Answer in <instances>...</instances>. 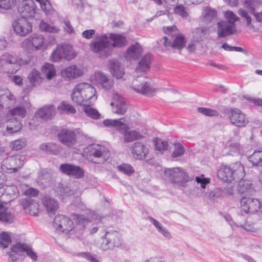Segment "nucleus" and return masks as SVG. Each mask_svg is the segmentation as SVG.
I'll list each match as a JSON object with an SVG mask.
<instances>
[{"label":"nucleus","instance_id":"e433bc0d","mask_svg":"<svg viewBox=\"0 0 262 262\" xmlns=\"http://www.w3.org/2000/svg\"><path fill=\"white\" fill-rule=\"evenodd\" d=\"M109 38L113 42L112 44L111 43V47L121 48L126 45V37L121 34L111 33Z\"/></svg>","mask_w":262,"mask_h":262},{"label":"nucleus","instance_id":"b1692460","mask_svg":"<svg viewBox=\"0 0 262 262\" xmlns=\"http://www.w3.org/2000/svg\"><path fill=\"white\" fill-rule=\"evenodd\" d=\"M55 114V108L53 105H45L38 110L35 114V117L42 120L51 119Z\"/></svg>","mask_w":262,"mask_h":262},{"label":"nucleus","instance_id":"72a5a7b5","mask_svg":"<svg viewBox=\"0 0 262 262\" xmlns=\"http://www.w3.org/2000/svg\"><path fill=\"white\" fill-rule=\"evenodd\" d=\"M133 89L137 92L146 96L153 95L156 92L155 89L147 82L135 85Z\"/></svg>","mask_w":262,"mask_h":262},{"label":"nucleus","instance_id":"c85d7f7f","mask_svg":"<svg viewBox=\"0 0 262 262\" xmlns=\"http://www.w3.org/2000/svg\"><path fill=\"white\" fill-rule=\"evenodd\" d=\"M142 53V49L141 45L138 42H136L127 50L125 57L128 60H136L139 58Z\"/></svg>","mask_w":262,"mask_h":262},{"label":"nucleus","instance_id":"6e6d98bb","mask_svg":"<svg viewBox=\"0 0 262 262\" xmlns=\"http://www.w3.org/2000/svg\"><path fill=\"white\" fill-rule=\"evenodd\" d=\"M185 149L184 147L178 142L174 144V149L172 154V158L174 159L181 156L184 154Z\"/></svg>","mask_w":262,"mask_h":262},{"label":"nucleus","instance_id":"a19ab883","mask_svg":"<svg viewBox=\"0 0 262 262\" xmlns=\"http://www.w3.org/2000/svg\"><path fill=\"white\" fill-rule=\"evenodd\" d=\"M1 168L3 171L8 173H12L16 171L15 167L11 156L3 160L2 162Z\"/></svg>","mask_w":262,"mask_h":262},{"label":"nucleus","instance_id":"39448f33","mask_svg":"<svg viewBox=\"0 0 262 262\" xmlns=\"http://www.w3.org/2000/svg\"><path fill=\"white\" fill-rule=\"evenodd\" d=\"M77 55L73 46L70 44L62 43L58 45L51 56L50 60L53 62H58L62 59L70 61Z\"/></svg>","mask_w":262,"mask_h":262},{"label":"nucleus","instance_id":"473e14b6","mask_svg":"<svg viewBox=\"0 0 262 262\" xmlns=\"http://www.w3.org/2000/svg\"><path fill=\"white\" fill-rule=\"evenodd\" d=\"M39 148L54 155H58L62 150V147L60 145L53 142L41 144L39 146Z\"/></svg>","mask_w":262,"mask_h":262},{"label":"nucleus","instance_id":"6ab92c4d","mask_svg":"<svg viewBox=\"0 0 262 262\" xmlns=\"http://www.w3.org/2000/svg\"><path fill=\"white\" fill-rule=\"evenodd\" d=\"M76 228L80 229H88L91 234L95 233L98 230V227L94 225L92 221L88 220L84 215H76Z\"/></svg>","mask_w":262,"mask_h":262},{"label":"nucleus","instance_id":"f8f14e48","mask_svg":"<svg viewBox=\"0 0 262 262\" xmlns=\"http://www.w3.org/2000/svg\"><path fill=\"white\" fill-rule=\"evenodd\" d=\"M53 226L62 232L68 233L73 229L74 223L69 217L58 214L54 219Z\"/></svg>","mask_w":262,"mask_h":262},{"label":"nucleus","instance_id":"4c0bfd02","mask_svg":"<svg viewBox=\"0 0 262 262\" xmlns=\"http://www.w3.org/2000/svg\"><path fill=\"white\" fill-rule=\"evenodd\" d=\"M14 220L13 215L2 203H0V221L2 222L10 224Z\"/></svg>","mask_w":262,"mask_h":262},{"label":"nucleus","instance_id":"c756f323","mask_svg":"<svg viewBox=\"0 0 262 262\" xmlns=\"http://www.w3.org/2000/svg\"><path fill=\"white\" fill-rule=\"evenodd\" d=\"M23 208L31 215L36 216L38 214L39 205L31 198H27L23 201Z\"/></svg>","mask_w":262,"mask_h":262},{"label":"nucleus","instance_id":"58836bf2","mask_svg":"<svg viewBox=\"0 0 262 262\" xmlns=\"http://www.w3.org/2000/svg\"><path fill=\"white\" fill-rule=\"evenodd\" d=\"M237 190L239 193L241 194H248L253 192L254 188L250 181L245 180L239 182Z\"/></svg>","mask_w":262,"mask_h":262},{"label":"nucleus","instance_id":"cd10ccee","mask_svg":"<svg viewBox=\"0 0 262 262\" xmlns=\"http://www.w3.org/2000/svg\"><path fill=\"white\" fill-rule=\"evenodd\" d=\"M93 80H94L96 84H100L105 90L110 89L113 85L112 81L106 75L100 72L95 73Z\"/></svg>","mask_w":262,"mask_h":262},{"label":"nucleus","instance_id":"a211bd4d","mask_svg":"<svg viewBox=\"0 0 262 262\" xmlns=\"http://www.w3.org/2000/svg\"><path fill=\"white\" fill-rule=\"evenodd\" d=\"M237 30L236 26L231 25L225 20L217 23V34L219 37H225L236 33Z\"/></svg>","mask_w":262,"mask_h":262},{"label":"nucleus","instance_id":"5701e85b","mask_svg":"<svg viewBox=\"0 0 262 262\" xmlns=\"http://www.w3.org/2000/svg\"><path fill=\"white\" fill-rule=\"evenodd\" d=\"M132 152L135 158L142 160L146 157L148 149L141 142H136L132 145Z\"/></svg>","mask_w":262,"mask_h":262},{"label":"nucleus","instance_id":"49530a36","mask_svg":"<svg viewBox=\"0 0 262 262\" xmlns=\"http://www.w3.org/2000/svg\"><path fill=\"white\" fill-rule=\"evenodd\" d=\"M239 152V144L236 143H231L226 146L223 150L224 155L234 156Z\"/></svg>","mask_w":262,"mask_h":262},{"label":"nucleus","instance_id":"ea45409f","mask_svg":"<svg viewBox=\"0 0 262 262\" xmlns=\"http://www.w3.org/2000/svg\"><path fill=\"white\" fill-rule=\"evenodd\" d=\"M91 104H89V103L82 104V105L83 106V111L89 117L93 119H99L101 116L100 114L96 109L91 107Z\"/></svg>","mask_w":262,"mask_h":262},{"label":"nucleus","instance_id":"412c9836","mask_svg":"<svg viewBox=\"0 0 262 262\" xmlns=\"http://www.w3.org/2000/svg\"><path fill=\"white\" fill-rule=\"evenodd\" d=\"M15 101V96L8 89H0V112L5 107H9L10 103L13 104Z\"/></svg>","mask_w":262,"mask_h":262},{"label":"nucleus","instance_id":"864d4df0","mask_svg":"<svg viewBox=\"0 0 262 262\" xmlns=\"http://www.w3.org/2000/svg\"><path fill=\"white\" fill-rule=\"evenodd\" d=\"M155 145L156 149L161 152L167 150L169 148L168 142L159 138L155 139Z\"/></svg>","mask_w":262,"mask_h":262},{"label":"nucleus","instance_id":"9b49d317","mask_svg":"<svg viewBox=\"0 0 262 262\" xmlns=\"http://www.w3.org/2000/svg\"><path fill=\"white\" fill-rule=\"evenodd\" d=\"M18 12L20 18H27L33 17L36 13V5L33 0H23L18 6Z\"/></svg>","mask_w":262,"mask_h":262},{"label":"nucleus","instance_id":"3c124183","mask_svg":"<svg viewBox=\"0 0 262 262\" xmlns=\"http://www.w3.org/2000/svg\"><path fill=\"white\" fill-rule=\"evenodd\" d=\"M224 15L226 19L225 21L231 25L236 26L235 22L238 21L239 18L233 12L227 10L224 12Z\"/></svg>","mask_w":262,"mask_h":262},{"label":"nucleus","instance_id":"8fccbe9b","mask_svg":"<svg viewBox=\"0 0 262 262\" xmlns=\"http://www.w3.org/2000/svg\"><path fill=\"white\" fill-rule=\"evenodd\" d=\"M58 110L63 113L69 114H75L76 113L75 108L67 101H63L58 106Z\"/></svg>","mask_w":262,"mask_h":262},{"label":"nucleus","instance_id":"0eeeda50","mask_svg":"<svg viewBox=\"0 0 262 262\" xmlns=\"http://www.w3.org/2000/svg\"><path fill=\"white\" fill-rule=\"evenodd\" d=\"M104 234L101 236V248L103 250H113L121 246V235L119 232L115 230H104Z\"/></svg>","mask_w":262,"mask_h":262},{"label":"nucleus","instance_id":"7c9ffc66","mask_svg":"<svg viewBox=\"0 0 262 262\" xmlns=\"http://www.w3.org/2000/svg\"><path fill=\"white\" fill-rule=\"evenodd\" d=\"M108 66L111 73L116 78H121L124 75V69L121 66L120 62L118 60H110L108 61Z\"/></svg>","mask_w":262,"mask_h":262},{"label":"nucleus","instance_id":"f257e3e1","mask_svg":"<svg viewBox=\"0 0 262 262\" xmlns=\"http://www.w3.org/2000/svg\"><path fill=\"white\" fill-rule=\"evenodd\" d=\"M73 101L78 105L93 103L97 99L96 91L91 84L82 82L77 84L71 94Z\"/></svg>","mask_w":262,"mask_h":262},{"label":"nucleus","instance_id":"37998d69","mask_svg":"<svg viewBox=\"0 0 262 262\" xmlns=\"http://www.w3.org/2000/svg\"><path fill=\"white\" fill-rule=\"evenodd\" d=\"M143 136L136 130H124V141L126 143L133 142L136 140L140 139Z\"/></svg>","mask_w":262,"mask_h":262},{"label":"nucleus","instance_id":"c03bdc74","mask_svg":"<svg viewBox=\"0 0 262 262\" xmlns=\"http://www.w3.org/2000/svg\"><path fill=\"white\" fill-rule=\"evenodd\" d=\"M249 160L253 165L262 166V150H257L249 156Z\"/></svg>","mask_w":262,"mask_h":262},{"label":"nucleus","instance_id":"20e7f679","mask_svg":"<svg viewBox=\"0 0 262 262\" xmlns=\"http://www.w3.org/2000/svg\"><path fill=\"white\" fill-rule=\"evenodd\" d=\"M30 63V58L25 60L20 59L18 63L17 58L8 53H5L0 57V66L7 73H15L20 69L21 64L27 65Z\"/></svg>","mask_w":262,"mask_h":262},{"label":"nucleus","instance_id":"a878e982","mask_svg":"<svg viewBox=\"0 0 262 262\" xmlns=\"http://www.w3.org/2000/svg\"><path fill=\"white\" fill-rule=\"evenodd\" d=\"M30 106V104L27 102H23L16 105L9 111V114L14 117H18V119L24 118L26 116L27 109Z\"/></svg>","mask_w":262,"mask_h":262},{"label":"nucleus","instance_id":"bb28decb","mask_svg":"<svg viewBox=\"0 0 262 262\" xmlns=\"http://www.w3.org/2000/svg\"><path fill=\"white\" fill-rule=\"evenodd\" d=\"M151 63V55L149 53H147L144 55L137 65L135 71L137 73H145L149 71L150 68Z\"/></svg>","mask_w":262,"mask_h":262},{"label":"nucleus","instance_id":"603ef678","mask_svg":"<svg viewBox=\"0 0 262 262\" xmlns=\"http://www.w3.org/2000/svg\"><path fill=\"white\" fill-rule=\"evenodd\" d=\"M12 242L10 235L6 232H2L0 233V246L5 249L9 246Z\"/></svg>","mask_w":262,"mask_h":262},{"label":"nucleus","instance_id":"f704fd0d","mask_svg":"<svg viewBox=\"0 0 262 262\" xmlns=\"http://www.w3.org/2000/svg\"><path fill=\"white\" fill-rule=\"evenodd\" d=\"M21 126L20 119H18L17 117H13L7 120L6 130L8 133L12 134L19 131Z\"/></svg>","mask_w":262,"mask_h":262},{"label":"nucleus","instance_id":"4468645a","mask_svg":"<svg viewBox=\"0 0 262 262\" xmlns=\"http://www.w3.org/2000/svg\"><path fill=\"white\" fill-rule=\"evenodd\" d=\"M58 141L68 147L75 145L77 142L76 133L71 129H62L57 134Z\"/></svg>","mask_w":262,"mask_h":262},{"label":"nucleus","instance_id":"de8ad7c7","mask_svg":"<svg viewBox=\"0 0 262 262\" xmlns=\"http://www.w3.org/2000/svg\"><path fill=\"white\" fill-rule=\"evenodd\" d=\"M39 28L41 31L49 33H58L59 31V29L57 27L52 25L49 24L43 20L40 21Z\"/></svg>","mask_w":262,"mask_h":262},{"label":"nucleus","instance_id":"f3484780","mask_svg":"<svg viewBox=\"0 0 262 262\" xmlns=\"http://www.w3.org/2000/svg\"><path fill=\"white\" fill-rule=\"evenodd\" d=\"M59 169L63 173L76 179H80L84 176V170L79 166L64 163L60 165Z\"/></svg>","mask_w":262,"mask_h":262},{"label":"nucleus","instance_id":"680f3d73","mask_svg":"<svg viewBox=\"0 0 262 262\" xmlns=\"http://www.w3.org/2000/svg\"><path fill=\"white\" fill-rule=\"evenodd\" d=\"M198 111L204 115L209 117L217 116L219 115V113L216 110L205 107L198 108Z\"/></svg>","mask_w":262,"mask_h":262},{"label":"nucleus","instance_id":"2f4dec72","mask_svg":"<svg viewBox=\"0 0 262 262\" xmlns=\"http://www.w3.org/2000/svg\"><path fill=\"white\" fill-rule=\"evenodd\" d=\"M42 204L50 216L54 215L59 207L58 203L56 200L48 196L43 199Z\"/></svg>","mask_w":262,"mask_h":262},{"label":"nucleus","instance_id":"4be33fe9","mask_svg":"<svg viewBox=\"0 0 262 262\" xmlns=\"http://www.w3.org/2000/svg\"><path fill=\"white\" fill-rule=\"evenodd\" d=\"M111 105L113 106V112L116 114L123 115L126 112L127 104L125 99L118 94L114 95Z\"/></svg>","mask_w":262,"mask_h":262},{"label":"nucleus","instance_id":"09e8293b","mask_svg":"<svg viewBox=\"0 0 262 262\" xmlns=\"http://www.w3.org/2000/svg\"><path fill=\"white\" fill-rule=\"evenodd\" d=\"M216 11L208 7L205 8L203 12L204 19L206 22H210L216 17Z\"/></svg>","mask_w":262,"mask_h":262},{"label":"nucleus","instance_id":"338daca9","mask_svg":"<svg viewBox=\"0 0 262 262\" xmlns=\"http://www.w3.org/2000/svg\"><path fill=\"white\" fill-rule=\"evenodd\" d=\"M78 255L85 258L90 262H100L98 259L92 255L89 252H81L78 253Z\"/></svg>","mask_w":262,"mask_h":262},{"label":"nucleus","instance_id":"f03ea898","mask_svg":"<svg viewBox=\"0 0 262 262\" xmlns=\"http://www.w3.org/2000/svg\"><path fill=\"white\" fill-rule=\"evenodd\" d=\"M245 175L244 166L239 162L232 163L229 165H222L217 173L218 178L227 183L242 179Z\"/></svg>","mask_w":262,"mask_h":262},{"label":"nucleus","instance_id":"4d7b16f0","mask_svg":"<svg viewBox=\"0 0 262 262\" xmlns=\"http://www.w3.org/2000/svg\"><path fill=\"white\" fill-rule=\"evenodd\" d=\"M117 169L119 171L128 176L131 175L134 172V169L130 165L125 163L118 166Z\"/></svg>","mask_w":262,"mask_h":262},{"label":"nucleus","instance_id":"2eb2a0df","mask_svg":"<svg viewBox=\"0 0 262 262\" xmlns=\"http://www.w3.org/2000/svg\"><path fill=\"white\" fill-rule=\"evenodd\" d=\"M14 32L18 35L25 36L32 30V26L28 20L24 18H18L13 23Z\"/></svg>","mask_w":262,"mask_h":262},{"label":"nucleus","instance_id":"bf43d9fd","mask_svg":"<svg viewBox=\"0 0 262 262\" xmlns=\"http://www.w3.org/2000/svg\"><path fill=\"white\" fill-rule=\"evenodd\" d=\"M27 246V244L18 242L11 248V250H12V252L16 253L20 255L23 252H25Z\"/></svg>","mask_w":262,"mask_h":262},{"label":"nucleus","instance_id":"052dcab7","mask_svg":"<svg viewBox=\"0 0 262 262\" xmlns=\"http://www.w3.org/2000/svg\"><path fill=\"white\" fill-rule=\"evenodd\" d=\"M210 178L205 177L204 175L201 174L198 177V184H200V187L203 189L207 188L210 183Z\"/></svg>","mask_w":262,"mask_h":262},{"label":"nucleus","instance_id":"1a4fd4ad","mask_svg":"<svg viewBox=\"0 0 262 262\" xmlns=\"http://www.w3.org/2000/svg\"><path fill=\"white\" fill-rule=\"evenodd\" d=\"M108 39L106 34L97 36L96 39L91 41L90 43V48L92 51L96 53L103 52L105 57L108 56L111 54V42Z\"/></svg>","mask_w":262,"mask_h":262},{"label":"nucleus","instance_id":"13d9d810","mask_svg":"<svg viewBox=\"0 0 262 262\" xmlns=\"http://www.w3.org/2000/svg\"><path fill=\"white\" fill-rule=\"evenodd\" d=\"M11 157L16 171L18 168H20L23 166L25 157L23 155H16Z\"/></svg>","mask_w":262,"mask_h":262},{"label":"nucleus","instance_id":"c9c22d12","mask_svg":"<svg viewBox=\"0 0 262 262\" xmlns=\"http://www.w3.org/2000/svg\"><path fill=\"white\" fill-rule=\"evenodd\" d=\"M61 73L63 77L75 78L81 75V71L80 69L77 68L76 66L73 65L62 70Z\"/></svg>","mask_w":262,"mask_h":262},{"label":"nucleus","instance_id":"7ed1b4c3","mask_svg":"<svg viewBox=\"0 0 262 262\" xmlns=\"http://www.w3.org/2000/svg\"><path fill=\"white\" fill-rule=\"evenodd\" d=\"M243 4L246 9L240 8L238 10L237 13L246 20L247 26L249 27L252 26V18L250 14L254 16L257 22L262 23V11L256 12L260 7H262V0H243Z\"/></svg>","mask_w":262,"mask_h":262},{"label":"nucleus","instance_id":"393cba45","mask_svg":"<svg viewBox=\"0 0 262 262\" xmlns=\"http://www.w3.org/2000/svg\"><path fill=\"white\" fill-rule=\"evenodd\" d=\"M30 85L24 88L25 93L29 92L35 85L39 84L42 81L40 73L36 69H32L28 75Z\"/></svg>","mask_w":262,"mask_h":262},{"label":"nucleus","instance_id":"774afa93","mask_svg":"<svg viewBox=\"0 0 262 262\" xmlns=\"http://www.w3.org/2000/svg\"><path fill=\"white\" fill-rule=\"evenodd\" d=\"M40 5L41 9L46 14H50L52 10V6L49 0H47V2H44Z\"/></svg>","mask_w":262,"mask_h":262},{"label":"nucleus","instance_id":"5fc2aeb1","mask_svg":"<svg viewBox=\"0 0 262 262\" xmlns=\"http://www.w3.org/2000/svg\"><path fill=\"white\" fill-rule=\"evenodd\" d=\"M26 145V140L25 138H21L11 143L10 146L12 150H18L22 149Z\"/></svg>","mask_w":262,"mask_h":262},{"label":"nucleus","instance_id":"423d86ee","mask_svg":"<svg viewBox=\"0 0 262 262\" xmlns=\"http://www.w3.org/2000/svg\"><path fill=\"white\" fill-rule=\"evenodd\" d=\"M164 177L171 183L184 186L192 178L180 167L167 168L164 171Z\"/></svg>","mask_w":262,"mask_h":262},{"label":"nucleus","instance_id":"ddd939ff","mask_svg":"<svg viewBox=\"0 0 262 262\" xmlns=\"http://www.w3.org/2000/svg\"><path fill=\"white\" fill-rule=\"evenodd\" d=\"M228 118L231 124L239 127H245L248 123V119L245 114L237 108L230 110L228 113Z\"/></svg>","mask_w":262,"mask_h":262},{"label":"nucleus","instance_id":"6e6552de","mask_svg":"<svg viewBox=\"0 0 262 262\" xmlns=\"http://www.w3.org/2000/svg\"><path fill=\"white\" fill-rule=\"evenodd\" d=\"M87 156L93 157L99 159L95 163H101L105 162L110 156V152L105 146L99 144L89 145L84 150Z\"/></svg>","mask_w":262,"mask_h":262},{"label":"nucleus","instance_id":"0e129e2a","mask_svg":"<svg viewBox=\"0 0 262 262\" xmlns=\"http://www.w3.org/2000/svg\"><path fill=\"white\" fill-rule=\"evenodd\" d=\"M173 11L174 13L181 16L183 18H187L188 16V13L182 5L176 6L173 9Z\"/></svg>","mask_w":262,"mask_h":262},{"label":"nucleus","instance_id":"a18cd8bd","mask_svg":"<svg viewBox=\"0 0 262 262\" xmlns=\"http://www.w3.org/2000/svg\"><path fill=\"white\" fill-rule=\"evenodd\" d=\"M123 118H120L119 119H106L103 121V124L105 126H114L118 127L121 129H124L125 125L123 122Z\"/></svg>","mask_w":262,"mask_h":262},{"label":"nucleus","instance_id":"79ce46f5","mask_svg":"<svg viewBox=\"0 0 262 262\" xmlns=\"http://www.w3.org/2000/svg\"><path fill=\"white\" fill-rule=\"evenodd\" d=\"M42 74L47 79H52L56 74V70L54 66L49 63H46L41 68Z\"/></svg>","mask_w":262,"mask_h":262},{"label":"nucleus","instance_id":"9d476101","mask_svg":"<svg viewBox=\"0 0 262 262\" xmlns=\"http://www.w3.org/2000/svg\"><path fill=\"white\" fill-rule=\"evenodd\" d=\"M260 201L251 198L243 197L240 201L241 212L245 214H253L260 209Z\"/></svg>","mask_w":262,"mask_h":262},{"label":"nucleus","instance_id":"69168bd1","mask_svg":"<svg viewBox=\"0 0 262 262\" xmlns=\"http://www.w3.org/2000/svg\"><path fill=\"white\" fill-rule=\"evenodd\" d=\"M222 190L221 188H216L207 193V198L211 200H214L216 198L222 196Z\"/></svg>","mask_w":262,"mask_h":262},{"label":"nucleus","instance_id":"e2e57ef3","mask_svg":"<svg viewBox=\"0 0 262 262\" xmlns=\"http://www.w3.org/2000/svg\"><path fill=\"white\" fill-rule=\"evenodd\" d=\"M16 0H0V8L5 10L11 9L16 4Z\"/></svg>","mask_w":262,"mask_h":262},{"label":"nucleus","instance_id":"dca6fc26","mask_svg":"<svg viewBox=\"0 0 262 262\" xmlns=\"http://www.w3.org/2000/svg\"><path fill=\"white\" fill-rule=\"evenodd\" d=\"M185 43V37L182 34L177 35L172 42L171 38L167 36L163 37L158 42L159 45H163L165 48L171 47L173 49L178 50L182 49Z\"/></svg>","mask_w":262,"mask_h":262},{"label":"nucleus","instance_id":"aec40b11","mask_svg":"<svg viewBox=\"0 0 262 262\" xmlns=\"http://www.w3.org/2000/svg\"><path fill=\"white\" fill-rule=\"evenodd\" d=\"M43 39L42 35H33L25 39L21 43V47L26 50H30L32 48L39 49L43 44Z\"/></svg>","mask_w":262,"mask_h":262}]
</instances>
